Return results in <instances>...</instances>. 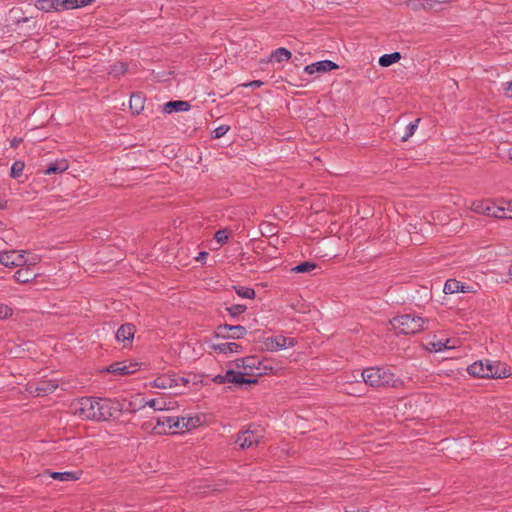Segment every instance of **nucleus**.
Returning <instances> with one entry per match:
<instances>
[{
	"instance_id": "obj_1",
	"label": "nucleus",
	"mask_w": 512,
	"mask_h": 512,
	"mask_svg": "<svg viewBox=\"0 0 512 512\" xmlns=\"http://www.w3.org/2000/svg\"><path fill=\"white\" fill-rule=\"evenodd\" d=\"M361 378L366 385L373 388H397L402 381L389 369L384 367H368L362 370Z\"/></svg>"
},
{
	"instance_id": "obj_2",
	"label": "nucleus",
	"mask_w": 512,
	"mask_h": 512,
	"mask_svg": "<svg viewBox=\"0 0 512 512\" xmlns=\"http://www.w3.org/2000/svg\"><path fill=\"white\" fill-rule=\"evenodd\" d=\"M467 373L475 378H505L506 366L498 361L479 360L467 367Z\"/></svg>"
},
{
	"instance_id": "obj_3",
	"label": "nucleus",
	"mask_w": 512,
	"mask_h": 512,
	"mask_svg": "<svg viewBox=\"0 0 512 512\" xmlns=\"http://www.w3.org/2000/svg\"><path fill=\"white\" fill-rule=\"evenodd\" d=\"M394 330L399 334L410 335L423 331L428 323L427 319L416 314H403L395 316L390 321Z\"/></svg>"
},
{
	"instance_id": "obj_4",
	"label": "nucleus",
	"mask_w": 512,
	"mask_h": 512,
	"mask_svg": "<svg viewBox=\"0 0 512 512\" xmlns=\"http://www.w3.org/2000/svg\"><path fill=\"white\" fill-rule=\"evenodd\" d=\"M93 0H37L35 6L37 9L50 12L65 11L76 8H82L89 5Z\"/></svg>"
},
{
	"instance_id": "obj_5",
	"label": "nucleus",
	"mask_w": 512,
	"mask_h": 512,
	"mask_svg": "<svg viewBox=\"0 0 512 512\" xmlns=\"http://www.w3.org/2000/svg\"><path fill=\"white\" fill-rule=\"evenodd\" d=\"M99 398L82 397L74 404L75 414L86 420L97 421Z\"/></svg>"
},
{
	"instance_id": "obj_6",
	"label": "nucleus",
	"mask_w": 512,
	"mask_h": 512,
	"mask_svg": "<svg viewBox=\"0 0 512 512\" xmlns=\"http://www.w3.org/2000/svg\"><path fill=\"white\" fill-rule=\"evenodd\" d=\"M184 417L177 416H160L156 419V425L154 429L158 433L164 434H176L183 433Z\"/></svg>"
},
{
	"instance_id": "obj_7",
	"label": "nucleus",
	"mask_w": 512,
	"mask_h": 512,
	"mask_svg": "<svg viewBox=\"0 0 512 512\" xmlns=\"http://www.w3.org/2000/svg\"><path fill=\"white\" fill-rule=\"evenodd\" d=\"M122 410V404L119 401L99 398L97 421H108L111 418H116Z\"/></svg>"
},
{
	"instance_id": "obj_8",
	"label": "nucleus",
	"mask_w": 512,
	"mask_h": 512,
	"mask_svg": "<svg viewBox=\"0 0 512 512\" xmlns=\"http://www.w3.org/2000/svg\"><path fill=\"white\" fill-rule=\"evenodd\" d=\"M247 334V330L242 325H219L216 331V337L226 339H241Z\"/></svg>"
},
{
	"instance_id": "obj_9",
	"label": "nucleus",
	"mask_w": 512,
	"mask_h": 512,
	"mask_svg": "<svg viewBox=\"0 0 512 512\" xmlns=\"http://www.w3.org/2000/svg\"><path fill=\"white\" fill-rule=\"evenodd\" d=\"M261 438L262 436L258 434L256 430H251L249 428L237 434L235 443L238 444L241 449H247L253 445H257Z\"/></svg>"
},
{
	"instance_id": "obj_10",
	"label": "nucleus",
	"mask_w": 512,
	"mask_h": 512,
	"mask_svg": "<svg viewBox=\"0 0 512 512\" xmlns=\"http://www.w3.org/2000/svg\"><path fill=\"white\" fill-rule=\"evenodd\" d=\"M0 263L6 267H21L25 265L26 259L18 251L10 250L0 253Z\"/></svg>"
},
{
	"instance_id": "obj_11",
	"label": "nucleus",
	"mask_w": 512,
	"mask_h": 512,
	"mask_svg": "<svg viewBox=\"0 0 512 512\" xmlns=\"http://www.w3.org/2000/svg\"><path fill=\"white\" fill-rule=\"evenodd\" d=\"M267 350L278 351L295 345V340L283 335L271 336L264 342Z\"/></svg>"
},
{
	"instance_id": "obj_12",
	"label": "nucleus",
	"mask_w": 512,
	"mask_h": 512,
	"mask_svg": "<svg viewBox=\"0 0 512 512\" xmlns=\"http://www.w3.org/2000/svg\"><path fill=\"white\" fill-rule=\"evenodd\" d=\"M138 369H139L138 363H132V362L127 363V362L123 361V362H114V363L110 364L105 369V371L112 373V374L125 376V375H130V374L135 373L136 371H138Z\"/></svg>"
},
{
	"instance_id": "obj_13",
	"label": "nucleus",
	"mask_w": 512,
	"mask_h": 512,
	"mask_svg": "<svg viewBox=\"0 0 512 512\" xmlns=\"http://www.w3.org/2000/svg\"><path fill=\"white\" fill-rule=\"evenodd\" d=\"M135 332L136 328L133 324H122L116 332V339L123 344V347L131 346Z\"/></svg>"
},
{
	"instance_id": "obj_14",
	"label": "nucleus",
	"mask_w": 512,
	"mask_h": 512,
	"mask_svg": "<svg viewBox=\"0 0 512 512\" xmlns=\"http://www.w3.org/2000/svg\"><path fill=\"white\" fill-rule=\"evenodd\" d=\"M338 68V65L331 60H321L312 64L306 65L304 72L312 75L314 73H324Z\"/></svg>"
},
{
	"instance_id": "obj_15",
	"label": "nucleus",
	"mask_w": 512,
	"mask_h": 512,
	"mask_svg": "<svg viewBox=\"0 0 512 512\" xmlns=\"http://www.w3.org/2000/svg\"><path fill=\"white\" fill-rule=\"evenodd\" d=\"M58 388V383L56 380H42L35 384H30V391L35 393L36 396H46L48 394L53 393Z\"/></svg>"
},
{
	"instance_id": "obj_16",
	"label": "nucleus",
	"mask_w": 512,
	"mask_h": 512,
	"mask_svg": "<svg viewBox=\"0 0 512 512\" xmlns=\"http://www.w3.org/2000/svg\"><path fill=\"white\" fill-rule=\"evenodd\" d=\"M246 374L260 376L265 373L266 366L262 365L261 360L257 356H247L246 360Z\"/></svg>"
},
{
	"instance_id": "obj_17",
	"label": "nucleus",
	"mask_w": 512,
	"mask_h": 512,
	"mask_svg": "<svg viewBox=\"0 0 512 512\" xmlns=\"http://www.w3.org/2000/svg\"><path fill=\"white\" fill-rule=\"evenodd\" d=\"M487 216L504 219L509 218L512 219V204L508 203L507 207L498 206L495 203L491 202L489 211L487 212Z\"/></svg>"
},
{
	"instance_id": "obj_18",
	"label": "nucleus",
	"mask_w": 512,
	"mask_h": 512,
	"mask_svg": "<svg viewBox=\"0 0 512 512\" xmlns=\"http://www.w3.org/2000/svg\"><path fill=\"white\" fill-rule=\"evenodd\" d=\"M36 277L37 273L30 266L21 267L13 275L15 281L21 284H27L33 281Z\"/></svg>"
},
{
	"instance_id": "obj_19",
	"label": "nucleus",
	"mask_w": 512,
	"mask_h": 512,
	"mask_svg": "<svg viewBox=\"0 0 512 512\" xmlns=\"http://www.w3.org/2000/svg\"><path fill=\"white\" fill-rule=\"evenodd\" d=\"M191 105L188 101L184 100H175L168 101L163 105V112L166 114H171L173 112H186L189 111Z\"/></svg>"
},
{
	"instance_id": "obj_20",
	"label": "nucleus",
	"mask_w": 512,
	"mask_h": 512,
	"mask_svg": "<svg viewBox=\"0 0 512 512\" xmlns=\"http://www.w3.org/2000/svg\"><path fill=\"white\" fill-rule=\"evenodd\" d=\"M445 294H453L457 292H469V286H465L464 283L456 279H448L444 285Z\"/></svg>"
},
{
	"instance_id": "obj_21",
	"label": "nucleus",
	"mask_w": 512,
	"mask_h": 512,
	"mask_svg": "<svg viewBox=\"0 0 512 512\" xmlns=\"http://www.w3.org/2000/svg\"><path fill=\"white\" fill-rule=\"evenodd\" d=\"M212 348L215 351H218L219 353H223V354L240 353L242 351V346L235 342H224V343L214 344L212 346Z\"/></svg>"
},
{
	"instance_id": "obj_22",
	"label": "nucleus",
	"mask_w": 512,
	"mask_h": 512,
	"mask_svg": "<svg viewBox=\"0 0 512 512\" xmlns=\"http://www.w3.org/2000/svg\"><path fill=\"white\" fill-rule=\"evenodd\" d=\"M174 375H162L152 381V386L160 389H175Z\"/></svg>"
},
{
	"instance_id": "obj_23",
	"label": "nucleus",
	"mask_w": 512,
	"mask_h": 512,
	"mask_svg": "<svg viewBox=\"0 0 512 512\" xmlns=\"http://www.w3.org/2000/svg\"><path fill=\"white\" fill-rule=\"evenodd\" d=\"M68 168L69 164L67 160L60 159L50 163L43 172L45 175L59 174L66 171Z\"/></svg>"
},
{
	"instance_id": "obj_24",
	"label": "nucleus",
	"mask_w": 512,
	"mask_h": 512,
	"mask_svg": "<svg viewBox=\"0 0 512 512\" xmlns=\"http://www.w3.org/2000/svg\"><path fill=\"white\" fill-rule=\"evenodd\" d=\"M129 103L132 113L140 114L144 109L145 97L141 93H132Z\"/></svg>"
},
{
	"instance_id": "obj_25",
	"label": "nucleus",
	"mask_w": 512,
	"mask_h": 512,
	"mask_svg": "<svg viewBox=\"0 0 512 512\" xmlns=\"http://www.w3.org/2000/svg\"><path fill=\"white\" fill-rule=\"evenodd\" d=\"M291 57H292V54L288 49H286L284 47H280L271 53L270 59L275 62H282V61L290 60Z\"/></svg>"
},
{
	"instance_id": "obj_26",
	"label": "nucleus",
	"mask_w": 512,
	"mask_h": 512,
	"mask_svg": "<svg viewBox=\"0 0 512 512\" xmlns=\"http://www.w3.org/2000/svg\"><path fill=\"white\" fill-rule=\"evenodd\" d=\"M401 59L399 52H393L390 54H384L379 58V65L382 67H389L394 63H397Z\"/></svg>"
},
{
	"instance_id": "obj_27",
	"label": "nucleus",
	"mask_w": 512,
	"mask_h": 512,
	"mask_svg": "<svg viewBox=\"0 0 512 512\" xmlns=\"http://www.w3.org/2000/svg\"><path fill=\"white\" fill-rule=\"evenodd\" d=\"M491 201L489 200H476L471 204V210L478 214L487 215Z\"/></svg>"
},
{
	"instance_id": "obj_28",
	"label": "nucleus",
	"mask_w": 512,
	"mask_h": 512,
	"mask_svg": "<svg viewBox=\"0 0 512 512\" xmlns=\"http://www.w3.org/2000/svg\"><path fill=\"white\" fill-rule=\"evenodd\" d=\"M236 294L241 298L254 299L256 296L255 290L250 287L233 286Z\"/></svg>"
},
{
	"instance_id": "obj_29",
	"label": "nucleus",
	"mask_w": 512,
	"mask_h": 512,
	"mask_svg": "<svg viewBox=\"0 0 512 512\" xmlns=\"http://www.w3.org/2000/svg\"><path fill=\"white\" fill-rule=\"evenodd\" d=\"M246 373L237 372L234 378H231V383L237 384V385H244V384H256L258 382L257 378H246Z\"/></svg>"
},
{
	"instance_id": "obj_30",
	"label": "nucleus",
	"mask_w": 512,
	"mask_h": 512,
	"mask_svg": "<svg viewBox=\"0 0 512 512\" xmlns=\"http://www.w3.org/2000/svg\"><path fill=\"white\" fill-rule=\"evenodd\" d=\"M127 64L124 62H116L110 66L109 74L114 77H120L127 72Z\"/></svg>"
},
{
	"instance_id": "obj_31",
	"label": "nucleus",
	"mask_w": 512,
	"mask_h": 512,
	"mask_svg": "<svg viewBox=\"0 0 512 512\" xmlns=\"http://www.w3.org/2000/svg\"><path fill=\"white\" fill-rule=\"evenodd\" d=\"M50 476L53 479L60 480V481H74L77 480L78 477L73 472H52Z\"/></svg>"
},
{
	"instance_id": "obj_32",
	"label": "nucleus",
	"mask_w": 512,
	"mask_h": 512,
	"mask_svg": "<svg viewBox=\"0 0 512 512\" xmlns=\"http://www.w3.org/2000/svg\"><path fill=\"white\" fill-rule=\"evenodd\" d=\"M315 268H316L315 263L305 261V262L298 264L294 268H292V271L295 273H307V272L312 271Z\"/></svg>"
},
{
	"instance_id": "obj_33",
	"label": "nucleus",
	"mask_w": 512,
	"mask_h": 512,
	"mask_svg": "<svg viewBox=\"0 0 512 512\" xmlns=\"http://www.w3.org/2000/svg\"><path fill=\"white\" fill-rule=\"evenodd\" d=\"M25 164L22 161H15L10 169V176L14 179L20 177L23 173Z\"/></svg>"
},
{
	"instance_id": "obj_34",
	"label": "nucleus",
	"mask_w": 512,
	"mask_h": 512,
	"mask_svg": "<svg viewBox=\"0 0 512 512\" xmlns=\"http://www.w3.org/2000/svg\"><path fill=\"white\" fill-rule=\"evenodd\" d=\"M174 380H175V391L174 393L175 394H182L184 393L183 390L179 389L180 387H186L190 380L186 377H182V376H178V375H174Z\"/></svg>"
},
{
	"instance_id": "obj_35",
	"label": "nucleus",
	"mask_w": 512,
	"mask_h": 512,
	"mask_svg": "<svg viewBox=\"0 0 512 512\" xmlns=\"http://www.w3.org/2000/svg\"><path fill=\"white\" fill-rule=\"evenodd\" d=\"M247 307L243 304H234L227 307L226 310L231 317H237L246 311Z\"/></svg>"
},
{
	"instance_id": "obj_36",
	"label": "nucleus",
	"mask_w": 512,
	"mask_h": 512,
	"mask_svg": "<svg viewBox=\"0 0 512 512\" xmlns=\"http://www.w3.org/2000/svg\"><path fill=\"white\" fill-rule=\"evenodd\" d=\"M419 122H420V119L418 118V119H416L415 121L410 122V123L406 126V133H405V135L402 137V141H406V140H408V138H409V137H411V136L415 133V131H416L417 127H418V123H419Z\"/></svg>"
},
{
	"instance_id": "obj_37",
	"label": "nucleus",
	"mask_w": 512,
	"mask_h": 512,
	"mask_svg": "<svg viewBox=\"0 0 512 512\" xmlns=\"http://www.w3.org/2000/svg\"><path fill=\"white\" fill-rule=\"evenodd\" d=\"M214 238L219 244L223 245L228 241V231L226 229H220L215 233Z\"/></svg>"
},
{
	"instance_id": "obj_38",
	"label": "nucleus",
	"mask_w": 512,
	"mask_h": 512,
	"mask_svg": "<svg viewBox=\"0 0 512 512\" xmlns=\"http://www.w3.org/2000/svg\"><path fill=\"white\" fill-rule=\"evenodd\" d=\"M230 127L228 125H220L219 127L215 128L213 130V138L214 139H219L221 137H223L228 131H229Z\"/></svg>"
},
{
	"instance_id": "obj_39",
	"label": "nucleus",
	"mask_w": 512,
	"mask_h": 512,
	"mask_svg": "<svg viewBox=\"0 0 512 512\" xmlns=\"http://www.w3.org/2000/svg\"><path fill=\"white\" fill-rule=\"evenodd\" d=\"M448 342H449V340H447L446 342H442L441 340H439L437 342H432L431 346H432L433 351L441 352L445 349L452 348V346H448Z\"/></svg>"
},
{
	"instance_id": "obj_40",
	"label": "nucleus",
	"mask_w": 512,
	"mask_h": 512,
	"mask_svg": "<svg viewBox=\"0 0 512 512\" xmlns=\"http://www.w3.org/2000/svg\"><path fill=\"white\" fill-rule=\"evenodd\" d=\"M146 405L151 408H154L155 410H163V408H164V402H161L157 399H151V400L147 401L144 406H146Z\"/></svg>"
},
{
	"instance_id": "obj_41",
	"label": "nucleus",
	"mask_w": 512,
	"mask_h": 512,
	"mask_svg": "<svg viewBox=\"0 0 512 512\" xmlns=\"http://www.w3.org/2000/svg\"><path fill=\"white\" fill-rule=\"evenodd\" d=\"M199 421V419L197 418L196 420H194V418H184V427H183V432L184 431H188L190 430L191 428H194L196 427V423Z\"/></svg>"
},
{
	"instance_id": "obj_42",
	"label": "nucleus",
	"mask_w": 512,
	"mask_h": 512,
	"mask_svg": "<svg viewBox=\"0 0 512 512\" xmlns=\"http://www.w3.org/2000/svg\"><path fill=\"white\" fill-rule=\"evenodd\" d=\"M12 310L9 306L0 303V319H4L11 315Z\"/></svg>"
},
{
	"instance_id": "obj_43",
	"label": "nucleus",
	"mask_w": 512,
	"mask_h": 512,
	"mask_svg": "<svg viewBox=\"0 0 512 512\" xmlns=\"http://www.w3.org/2000/svg\"><path fill=\"white\" fill-rule=\"evenodd\" d=\"M246 360V357L238 358L234 361V364L237 368L243 369L242 373H246V363L244 361Z\"/></svg>"
},
{
	"instance_id": "obj_44",
	"label": "nucleus",
	"mask_w": 512,
	"mask_h": 512,
	"mask_svg": "<svg viewBox=\"0 0 512 512\" xmlns=\"http://www.w3.org/2000/svg\"><path fill=\"white\" fill-rule=\"evenodd\" d=\"M262 85H263V82L261 80H254V81H250L248 83L242 84L243 87H253V88H258V87H261Z\"/></svg>"
},
{
	"instance_id": "obj_45",
	"label": "nucleus",
	"mask_w": 512,
	"mask_h": 512,
	"mask_svg": "<svg viewBox=\"0 0 512 512\" xmlns=\"http://www.w3.org/2000/svg\"><path fill=\"white\" fill-rule=\"evenodd\" d=\"M236 374H237V371H235L233 369L227 370L226 373L224 374L225 382L226 383H231L230 379L234 378Z\"/></svg>"
},
{
	"instance_id": "obj_46",
	"label": "nucleus",
	"mask_w": 512,
	"mask_h": 512,
	"mask_svg": "<svg viewBox=\"0 0 512 512\" xmlns=\"http://www.w3.org/2000/svg\"><path fill=\"white\" fill-rule=\"evenodd\" d=\"M212 380H213L215 383H218V384H224V383H226V382H225V377H224V375H221V374L216 375Z\"/></svg>"
},
{
	"instance_id": "obj_47",
	"label": "nucleus",
	"mask_w": 512,
	"mask_h": 512,
	"mask_svg": "<svg viewBox=\"0 0 512 512\" xmlns=\"http://www.w3.org/2000/svg\"><path fill=\"white\" fill-rule=\"evenodd\" d=\"M505 92H506V95L508 97H510V98L512 97V81L507 83V86L505 88Z\"/></svg>"
},
{
	"instance_id": "obj_48",
	"label": "nucleus",
	"mask_w": 512,
	"mask_h": 512,
	"mask_svg": "<svg viewBox=\"0 0 512 512\" xmlns=\"http://www.w3.org/2000/svg\"><path fill=\"white\" fill-rule=\"evenodd\" d=\"M28 20H29V18H28V17H21V18L16 19L15 23H16L17 25H19V24H21V23L27 22Z\"/></svg>"
},
{
	"instance_id": "obj_49",
	"label": "nucleus",
	"mask_w": 512,
	"mask_h": 512,
	"mask_svg": "<svg viewBox=\"0 0 512 512\" xmlns=\"http://www.w3.org/2000/svg\"><path fill=\"white\" fill-rule=\"evenodd\" d=\"M22 141V139H17V138H14L12 141H11V147H17L18 144Z\"/></svg>"
},
{
	"instance_id": "obj_50",
	"label": "nucleus",
	"mask_w": 512,
	"mask_h": 512,
	"mask_svg": "<svg viewBox=\"0 0 512 512\" xmlns=\"http://www.w3.org/2000/svg\"><path fill=\"white\" fill-rule=\"evenodd\" d=\"M5 206H6V202L0 200V209L5 208Z\"/></svg>"
},
{
	"instance_id": "obj_51",
	"label": "nucleus",
	"mask_w": 512,
	"mask_h": 512,
	"mask_svg": "<svg viewBox=\"0 0 512 512\" xmlns=\"http://www.w3.org/2000/svg\"><path fill=\"white\" fill-rule=\"evenodd\" d=\"M508 156L512 160V147L509 149Z\"/></svg>"
},
{
	"instance_id": "obj_52",
	"label": "nucleus",
	"mask_w": 512,
	"mask_h": 512,
	"mask_svg": "<svg viewBox=\"0 0 512 512\" xmlns=\"http://www.w3.org/2000/svg\"><path fill=\"white\" fill-rule=\"evenodd\" d=\"M207 255H208V253H207V252H201V253H200L201 258H204V257H206Z\"/></svg>"
},
{
	"instance_id": "obj_53",
	"label": "nucleus",
	"mask_w": 512,
	"mask_h": 512,
	"mask_svg": "<svg viewBox=\"0 0 512 512\" xmlns=\"http://www.w3.org/2000/svg\"><path fill=\"white\" fill-rule=\"evenodd\" d=\"M509 275L512 276V265L509 267Z\"/></svg>"
},
{
	"instance_id": "obj_54",
	"label": "nucleus",
	"mask_w": 512,
	"mask_h": 512,
	"mask_svg": "<svg viewBox=\"0 0 512 512\" xmlns=\"http://www.w3.org/2000/svg\"><path fill=\"white\" fill-rule=\"evenodd\" d=\"M2 225H3V223L0 221V226H2Z\"/></svg>"
}]
</instances>
